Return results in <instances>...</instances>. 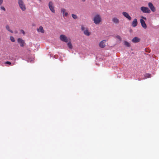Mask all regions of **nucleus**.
Masks as SVG:
<instances>
[{
  "mask_svg": "<svg viewBox=\"0 0 159 159\" xmlns=\"http://www.w3.org/2000/svg\"><path fill=\"white\" fill-rule=\"evenodd\" d=\"M93 20L95 25H98L101 22V18L100 15L99 14H97L94 16Z\"/></svg>",
  "mask_w": 159,
  "mask_h": 159,
  "instance_id": "f257e3e1",
  "label": "nucleus"
},
{
  "mask_svg": "<svg viewBox=\"0 0 159 159\" xmlns=\"http://www.w3.org/2000/svg\"><path fill=\"white\" fill-rule=\"evenodd\" d=\"M17 3H18L19 7L21 11H24L26 10V6L23 0H18Z\"/></svg>",
  "mask_w": 159,
  "mask_h": 159,
  "instance_id": "f03ea898",
  "label": "nucleus"
},
{
  "mask_svg": "<svg viewBox=\"0 0 159 159\" xmlns=\"http://www.w3.org/2000/svg\"><path fill=\"white\" fill-rule=\"evenodd\" d=\"M141 18L140 19V24H141L142 27L144 29H146L147 28V25L144 20H147V18L143 16H141Z\"/></svg>",
  "mask_w": 159,
  "mask_h": 159,
  "instance_id": "7ed1b4c3",
  "label": "nucleus"
},
{
  "mask_svg": "<svg viewBox=\"0 0 159 159\" xmlns=\"http://www.w3.org/2000/svg\"><path fill=\"white\" fill-rule=\"evenodd\" d=\"M140 11L144 13L149 14L151 10L148 8L146 7H140Z\"/></svg>",
  "mask_w": 159,
  "mask_h": 159,
  "instance_id": "20e7f679",
  "label": "nucleus"
},
{
  "mask_svg": "<svg viewBox=\"0 0 159 159\" xmlns=\"http://www.w3.org/2000/svg\"><path fill=\"white\" fill-rule=\"evenodd\" d=\"M60 40L65 42V43H67L69 42V39L67 38L66 36L64 34H61L59 37Z\"/></svg>",
  "mask_w": 159,
  "mask_h": 159,
  "instance_id": "39448f33",
  "label": "nucleus"
},
{
  "mask_svg": "<svg viewBox=\"0 0 159 159\" xmlns=\"http://www.w3.org/2000/svg\"><path fill=\"white\" fill-rule=\"evenodd\" d=\"M48 8L50 9V10L51 11V12L54 13L55 12L54 9V6H53V4L51 1L49 2H48Z\"/></svg>",
  "mask_w": 159,
  "mask_h": 159,
  "instance_id": "423d86ee",
  "label": "nucleus"
},
{
  "mask_svg": "<svg viewBox=\"0 0 159 159\" xmlns=\"http://www.w3.org/2000/svg\"><path fill=\"white\" fill-rule=\"evenodd\" d=\"M61 13H62L63 17H66L69 15L68 13L66 12V10L63 8H61Z\"/></svg>",
  "mask_w": 159,
  "mask_h": 159,
  "instance_id": "0eeeda50",
  "label": "nucleus"
},
{
  "mask_svg": "<svg viewBox=\"0 0 159 159\" xmlns=\"http://www.w3.org/2000/svg\"><path fill=\"white\" fill-rule=\"evenodd\" d=\"M148 7L152 12H154L156 11V8L153 6V4L151 2L148 3Z\"/></svg>",
  "mask_w": 159,
  "mask_h": 159,
  "instance_id": "6e6552de",
  "label": "nucleus"
},
{
  "mask_svg": "<svg viewBox=\"0 0 159 159\" xmlns=\"http://www.w3.org/2000/svg\"><path fill=\"white\" fill-rule=\"evenodd\" d=\"M122 15L124 16L126 18L128 19L129 20H131V17L128 15V13L126 12L125 11H123L122 13Z\"/></svg>",
  "mask_w": 159,
  "mask_h": 159,
  "instance_id": "1a4fd4ad",
  "label": "nucleus"
},
{
  "mask_svg": "<svg viewBox=\"0 0 159 159\" xmlns=\"http://www.w3.org/2000/svg\"><path fill=\"white\" fill-rule=\"evenodd\" d=\"M106 40H103L100 42L99 43V46L101 48H103L105 47V43H106Z\"/></svg>",
  "mask_w": 159,
  "mask_h": 159,
  "instance_id": "9d476101",
  "label": "nucleus"
},
{
  "mask_svg": "<svg viewBox=\"0 0 159 159\" xmlns=\"http://www.w3.org/2000/svg\"><path fill=\"white\" fill-rule=\"evenodd\" d=\"M140 41V39L137 37H134V38L132 39V40H131L132 42L134 43H137L139 42Z\"/></svg>",
  "mask_w": 159,
  "mask_h": 159,
  "instance_id": "9b49d317",
  "label": "nucleus"
},
{
  "mask_svg": "<svg viewBox=\"0 0 159 159\" xmlns=\"http://www.w3.org/2000/svg\"><path fill=\"white\" fill-rule=\"evenodd\" d=\"M112 21L113 23L117 25L119 23V19L116 17H114L112 19Z\"/></svg>",
  "mask_w": 159,
  "mask_h": 159,
  "instance_id": "f8f14e48",
  "label": "nucleus"
},
{
  "mask_svg": "<svg viewBox=\"0 0 159 159\" xmlns=\"http://www.w3.org/2000/svg\"><path fill=\"white\" fill-rule=\"evenodd\" d=\"M138 24V22L137 21V19L136 18L134 19V20L132 21L131 23V26L133 27H135L137 26Z\"/></svg>",
  "mask_w": 159,
  "mask_h": 159,
  "instance_id": "ddd939ff",
  "label": "nucleus"
},
{
  "mask_svg": "<svg viewBox=\"0 0 159 159\" xmlns=\"http://www.w3.org/2000/svg\"><path fill=\"white\" fill-rule=\"evenodd\" d=\"M17 42L20 44V46L23 47L24 46V41L22 39L20 38L17 39Z\"/></svg>",
  "mask_w": 159,
  "mask_h": 159,
  "instance_id": "4468645a",
  "label": "nucleus"
},
{
  "mask_svg": "<svg viewBox=\"0 0 159 159\" xmlns=\"http://www.w3.org/2000/svg\"><path fill=\"white\" fill-rule=\"evenodd\" d=\"M37 32H40L42 33H43L44 32V30H43V28L42 26H40L39 27V28L37 29Z\"/></svg>",
  "mask_w": 159,
  "mask_h": 159,
  "instance_id": "2eb2a0df",
  "label": "nucleus"
},
{
  "mask_svg": "<svg viewBox=\"0 0 159 159\" xmlns=\"http://www.w3.org/2000/svg\"><path fill=\"white\" fill-rule=\"evenodd\" d=\"M82 31L84 32V34L85 35L89 36L90 35V32L89 31V30H88L87 29H86V30H85Z\"/></svg>",
  "mask_w": 159,
  "mask_h": 159,
  "instance_id": "dca6fc26",
  "label": "nucleus"
},
{
  "mask_svg": "<svg viewBox=\"0 0 159 159\" xmlns=\"http://www.w3.org/2000/svg\"><path fill=\"white\" fill-rule=\"evenodd\" d=\"M67 46H68V47L70 49H72L73 48V46L71 44V42L70 41L67 42Z\"/></svg>",
  "mask_w": 159,
  "mask_h": 159,
  "instance_id": "f3484780",
  "label": "nucleus"
},
{
  "mask_svg": "<svg viewBox=\"0 0 159 159\" xmlns=\"http://www.w3.org/2000/svg\"><path fill=\"white\" fill-rule=\"evenodd\" d=\"M6 29L7 30H8V31L11 32V33H13V31L10 29V28H9V26L8 25H6Z\"/></svg>",
  "mask_w": 159,
  "mask_h": 159,
  "instance_id": "a211bd4d",
  "label": "nucleus"
},
{
  "mask_svg": "<svg viewBox=\"0 0 159 159\" xmlns=\"http://www.w3.org/2000/svg\"><path fill=\"white\" fill-rule=\"evenodd\" d=\"M124 44H125V45L126 46L128 47H129L130 46V44H129V43L126 41H124Z\"/></svg>",
  "mask_w": 159,
  "mask_h": 159,
  "instance_id": "6ab92c4d",
  "label": "nucleus"
},
{
  "mask_svg": "<svg viewBox=\"0 0 159 159\" xmlns=\"http://www.w3.org/2000/svg\"><path fill=\"white\" fill-rule=\"evenodd\" d=\"M72 18L75 20H76L77 19V18H78L77 16H76V15L74 14H72Z\"/></svg>",
  "mask_w": 159,
  "mask_h": 159,
  "instance_id": "aec40b11",
  "label": "nucleus"
},
{
  "mask_svg": "<svg viewBox=\"0 0 159 159\" xmlns=\"http://www.w3.org/2000/svg\"><path fill=\"white\" fill-rule=\"evenodd\" d=\"M145 79L150 77V75L149 74H146L144 75Z\"/></svg>",
  "mask_w": 159,
  "mask_h": 159,
  "instance_id": "412c9836",
  "label": "nucleus"
},
{
  "mask_svg": "<svg viewBox=\"0 0 159 159\" xmlns=\"http://www.w3.org/2000/svg\"><path fill=\"white\" fill-rule=\"evenodd\" d=\"M10 40L12 42H15V40L14 38L12 36L10 37Z\"/></svg>",
  "mask_w": 159,
  "mask_h": 159,
  "instance_id": "4be33fe9",
  "label": "nucleus"
},
{
  "mask_svg": "<svg viewBox=\"0 0 159 159\" xmlns=\"http://www.w3.org/2000/svg\"><path fill=\"white\" fill-rule=\"evenodd\" d=\"M81 30L82 31L85 30V28H84V27L83 26V25H81Z\"/></svg>",
  "mask_w": 159,
  "mask_h": 159,
  "instance_id": "5701e85b",
  "label": "nucleus"
},
{
  "mask_svg": "<svg viewBox=\"0 0 159 159\" xmlns=\"http://www.w3.org/2000/svg\"><path fill=\"white\" fill-rule=\"evenodd\" d=\"M0 8H1V10H2L4 11H5V8H4V7L2 6L1 7H0Z\"/></svg>",
  "mask_w": 159,
  "mask_h": 159,
  "instance_id": "b1692460",
  "label": "nucleus"
},
{
  "mask_svg": "<svg viewBox=\"0 0 159 159\" xmlns=\"http://www.w3.org/2000/svg\"><path fill=\"white\" fill-rule=\"evenodd\" d=\"M20 33H21L23 34L24 35L25 34V32H24V30H20Z\"/></svg>",
  "mask_w": 159,
  "mask_h": 159,
  "instance_id": "393cba45",
  "label": "nucleus"
},
{
  "mask_svg": "<svg viewBox=\"0 0 159 159\" xmlns=\"http://www.w3.org/2000/svg\"><path fill=\"white\" fill-rule=\"evenodd\" d=\"M5 64L11 65V62L9 61H6L5 62Z\"/></svg>",
  "mask_w": 159,
  "mask_h": 159,
  "instance_id": "a878e982",
  "label": "nucleus"
},
{
  "mask_svg": "<svg viewBox=\"0 0 159 159\" xmlns=\"http://www.w3.org/2000/svg\"><path fill=\"white\" fill-rule=\"evenodd\" d=\"M32 61H33V59L28 60V62H31Z\"/></svg>",
  "mask_w": 159,
  "mask_h": 159,
  "instance_id": "bb28decb",
  "label": "nucleus"
},
{
  "mask_svg": "<svg viewBox=\"0 0 159 159\" xmlns=\"http://www.w3.org/2000/svg\"><path fill=\"white\" fill-rule=\"evenodd\" d=\"M116 37H117V38L119 39H120V36H119L118 35L117 36H116Z\"/></svg>",
  "mask_w": 159,
  "mask_h": 159,
  "instance_id": "cd10ccee",
  "label": "nucleus"
},
{
  "mask_svg": "<svg viewBox=\"0 0 159 159\" xmlns=\"http://www.w3.org/2000/svg\"><path fill=\"white\" fill-rule=\"evenodd\" d=\"M2 0H0V5H2Z\"/></svg>",
  "mask_w": 159,
  "mask_h": 159,
  "instance_id": "c85d7f7f",
  "label": "nucleus"
},
{
  "mask_svg": "<svg viewBox=\"0 0 159 159\" xmlns=\"http://www.w3.org/2000/svg\"><path fill=\"white\" fill-rule=\"evenodd\" d=\"M82 2H84L85 1V0H81Z\"/></svg>",
  "mask_w": 159,
  "mask_h": 159,
  "instance_id": "c756f323",
  "label": "nucleus"
},
{
  "mask_svg": "<svg viewBox=\"0 0 159 159\" xmlns=\"http://www.w3.org/2000/svg\"><path fill=\"white\" fill-rule=\"evenodd\" d=\"M138 80H139V81H140V79H138Z\"/></svg>",
  "mask_w": 159,
  "mask_h": 159,
  "instance_id": "7c9ffc66",
  "label": "nucleus"
}]
</instances>
